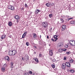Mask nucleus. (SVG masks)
<instances>
[{"label":"nucleus","mask_w":75,"mask_h":75,"mask_svg":"<svg viewBox=\"0 0 75 75\" xmlns=\"http://www.w3.org/2000/svg\"><path fill=\"white\" fill-rule=\"evenodd\" d=\"M69 43L72 46H75V41L74 40H71L70 41Z\"/></svg>","instance_id":"1"},{"label":"nucleus","mask_w":75,"mask_h":75,"mask_svg":"<svg viewBox=\"0 0 75 75\" xmlns=\"http://www.w3.org/2000/svg\"><path fill=\"white\" fill-rule=\"evenodd\" d=\"M8 9H10V10H14V7L13 6L9 5L8 6Z\"/></svg>","instance_id":"2"},{"label":"nucleus","mask_w":75,"mask_h":75,"mask_svg":"<svg viewBox=\"0 0 75 75\" xmlns=\"http://www.w3.org/2000/svg\"><path fill=\"white\" fill-rule=\"evenodd\" d=\"M42 25L44 27H47L48 26V23L47 22H44L42 24Z\"/></svg>","instance_id":"3"},{"label":"nucleus","mask_w":75,"mask_h":75,"mask_svg":"<svg viewBox=\"0 0 75 75\" xmlns=\"http://www.w3.org/2000/svg\"><path fill=\"white\" fill-rule=\"evenodd\" d=\"M12 52L13 55H14L17 54V51L16 50H12Z\"/></svg>","instance_id":"4"},{"label":"nucleus","mask_w":75,"mask_h":75,"mask_svg":"<svg viewBox=\"0 0 75 75\" xmlns=\"http://www.w3.org/2000/svg\"><path fill=\"white\" fill-rule=\"evenodd\" d=\"M8 55L10 56H13L12 50H10L8 52Z\"/></svg>","instance_id":"5"},{"label":"nucleus","mask_w":75,"mask_h":75,"mask_svg":"<svg viewBox=\"0 0 75 75\" xmlns=\"http://www.w3.org/2000/svg\"><path fill=\"white\" fill-rule=\"evenodd\" d=\"M66 65L67 66V67H71V64L70 63L68 62H67L66 63Z\"/></svg>","instance_id":"6"},{"label":"nucleus","mask_w":75,"mask_h":75,"mask_svg":"<svg viewBox=\"0 0 75 75\" xmlns=\"http://www.w3.org/2000/svg\"><path fill=\"white\" fill-rule=\"evenodd\" d=\"M65 64L64 63L62 64V68L63 69H65Z\"/></svg>","instance_id":"7"},{"label":"nucleus","mask_w":75,"mask_h":75,"mask_svg":"<svg viewBox=\"0 0 75 75\" xmlns=\"http://www.w3.org/2000/svg\"><path fill=\"white\" fill-rule=\"evenodd\" d=\"M39 12H41V11L40 10L37 9L35 11V14H37Z\"/></svg>","instance_id":"8"},{"label":"nucleus","mask_w":75,"mask_h":75,"mask_svg":"<svg viewBox=\"0 0 75 75\" xmlns=\"http://www.w3.org/2000/svg\"><path fill=\"white\" fill-rule=\"evenodd\" d=\"M66 26L65 25H62V28L63 29H62V30L64 31V30H65V29H66Z\"/></svg>","instance_id":"9"},{"label":"nucleus","mask_w":75,"mask_h":75,"mask_svg":"<svg viewBox=\"0 0 75 75\" xmlns=\"http://www.w3.org/2000/svg\"><path fill=\"white\" fill-rule=\"evenodd\" d=\"M15 19H16V20H19V18H20V17L18 15H16L15 16Z\"/></svg>","instance_id":"10"},{"label":"nucleus","mask_w":75,"mask_h":75,"mask_svg":"<svg viewBox=\"0 0 75 75\" xmlns=\"http://www.w3.org/2000/svg\"><path fill=\"white\" fill-rule=\"evenodd\" d=\"M5 59L7 60V61H10V58L8 56H6L5 57Z\"/></svg>","instance_id":"11"},{"label":"nucleus","mask_w":75,"mask_h":75,"mask_svg":"<svg viewBox=\"0 0 75 75\" xmlns=\"http://www.w3.org/2000/svg\"><path fill=\"white\" fill-rule=\"evenodd\" d=\"M14 63L11 62V68H13V64H14Z\"/></svg>","instance_id":"12"},{"label":"nucleus","mask_w":75,"mask_h":75,"mask_svg":"<svg viewBox=\"0 0 75 75\" xmlns=\"http://www.w3.org/2000/svg\"><path fill=\"white\" fill-rule=\"evenodd\" d=\"M62 46H63V45H62V44L59 43L58 44V47H60V48H62Z\"/></svg>","instance_id":"13"},{"label":"nucleus","mask_w":75,"mask_h":75,"mask_svg":"<svg viewBox=\"0 0 75 75\" xmlns=\"http://www.w3.org/2000/svg\"><path fill=\"white\" fill-rule=\"evenodd\" d=\"M70 23L71 24H75V21H70Z\"/></svg>","instance_id":"14"},{"label":"nucleus","mask_w":75,"mask_h":75,"mask_svg":"<svg viewBox=\"0 0 75 75\" xmlns=\"http://www.w3.org/2000/svg\"><path fill=\"white\" fill-rule=\"evenodd\" d=\"M51 4L50 2L47 3V4H46V6L47 7H50V5Z\"/></svg>","instance_id":"15"},{"label":"nucleus","mask_w":75,"mask_h":75,"mask_svg":"<svg viewBox=\"0 0 75 75\" xmlns=\"http://www.w3.org/2000/svg\"><path fill=\"white\" fill-rule=\"evenodd\" d=\"M8 25L10 27L12 26V23L11 22H9Z\"/></svg>","instance_id":"16"},{"label":"nucleus","mask_w":75,"mask_h":75,"mask_svg":"<svg viewBox=\"0 0 75 75\" xmlns=\"http://www.w3.org/2000/svg\"><path fill=\"white\" fill-rule=\"evenodd\" d=\"M1 70L3 72H4L5 71V68L4 67H3L1 68Z\"/></svg>","instance_id":"17"},{"label":"nucleus","mask_w":75,"mask_h":75,"mask_svg":"<svg viewBox=\"0 0 75 75\" xmlns=\"http://www.w3.org/2000/svg\"><path fill=\"white\" fill-rule=\"evenodd\" d=\"M5 37H6V35H4L1 36L2 38H1V39H4L5 38Z\"/></svg>","instance_id":"18"},{"label":"nucleus","mask_w":75,"mask_h":75,"mask_svg":"<svg viewBox=\"0 0 75 75\" xmlns=\"http://www.w3.org/2000/svg\"><path fill=\"white\" fill-rule=\"evenodd\" d=\"M69 62L70 63H72L74 62V60L72 59H70L69 61Z\"/></svg>","instance_id":"19"},{"label":"nucleus","mask_w":75,"mask_h":75,"mask_svg":"<svg viewBox=\"0 0 75 75\" xmlns=\"http://www.w3.org/2000/svg\"><path fill=\"white\" fill-rule=\"evenodd\" d=\"M62 49H60L59 50V52L61 53L63 51Z\"/></svg>","instance_id":"20"},{"label":"nucleus","mask_w":75,"mask_h":75,"mask_svg":"<svg viewBox=\"0 0 75 75\" xmlns=\"http://www.w3.org/2000/svg\"><path fill=\"white\" fill-rule=\"evenodd\" d=\"M70 20V18H68L67 19H65V21H66V22H68V21L69 20Z\"/></svg>","instance_id":"21"},{"label":"nucleus","mask_w":75,"mask_h":75,"mask_svg":"<svg viewBox=\"0 0 75 75\" xmlns=\"http://www.w3.org/2000/svg\"><path fill=\"white\" fill-rule=\"evenodd\" d=\"M49 16L50 18H52V14H50L49 15Z\"/></svg>","instance_id":"22"},{"label":"nucleus","mask_w":75,"mask_h":75,"mask_svg":"<svg viewBox=\"0 0 75 75\" xmlns=\"http://www.w3.org/2000/svg\"><path fill=\"white\" fill-rule=\"evenodd\" d=\"M57 37H58V36L57 35H54V39L57 38Z\"/></svg>","instance_id":"23"},{"label":"nucleus","mask_w":75,"mask_h":75,"mask_svg":"<svg viewBox=\"0 0 75 75\" xmlns=\"http://www.w3.org/2000/svg\"><path fill=\"white\" fill-rule=\"evenodd\" d=\"M25 58H29V57H28V55H25Z\"/></svg>","instance_id":"24"},{"label":"nucleus","mask_w":75,"mask_h":75,"mask_svg":"<svg viewBox=\"0 0 75 75\" xmlns=\"http://www.w3.org/2000/svg\"><path fill=\"white\" fill-rule=\"evenodd\" d=\"M75 71H74V70H70V72H71V73H73Z\"/></svg>","instance_id":"25"},{"label":"nucleus","mask_w":75,"mask_h":75,"mask_svg":"<svg viewBox=\"0 0 75 75\" xmlns=\"http://www.w3.org/2000/svg\"><path fill=\"white\" fill-rule=\"evenodd\" d=\"M26 45L27 46H28L29 45V42H27L26 43Z\"/></svg>","instance_id":"26"},{"label":"nucleus","mask_w":75,"mask_h":75,"mask_svg":"<svg viewBox=\"0 0 75 75\" xmlns=\"http://www.w3.org/2000/svg\"><path fill=\"white\" fill-rule=\"evenodd\" d=\"M25 35H24V34H23L22 36V38H25Z\"/></svg>","instance_id":"27"},{"label":"nucleus","mask_w":75,"mask_h":75,"mask_svg":"<svg viewBox=\"0 0 75 75\" xmlns=\"http://www.w3.org/2000/svg\"><path fill=\"white\" fill-rule=\"evenodd\" d=\"M35 61H36V62H37V63L38 62V59H35Z\"/></svg>","instance_id":"28"},{"label":"nucleus","mask_w":75,"mask_h":75,"mask_svg":"<svg viewBox=\"0 0 75 75\" xmlns=\"http://www.w3.org/2000/svg\"><path fill=\"white\" fill-rule=\"evenodd\" d=\"M50 55V56H52V55L53 54V53L52 52L51 53H49Z\"/></svg>","instance_id":"29"},{"label":"nucleus","mask_w":75,"mask_h":75,"mask_svg":"<svg viewBox=\"0 0 75 75\" xmlns=\"http://www.w3.org/2000/svg\"><path fill=\"white\" fill-rule=\"evenodd\" d=\"M60 20L62 21L61 23H64V21L62 19H61Z\"/></svg>","instance_id":"30"},{"label":"nucleus","mask_w":75,"mask_h":75,"mask_svg":"<svg viewBox=\"0 0 75 75\" xmlns=\"http://www.w3.org/2000/svg\"><path fill=\"white\" fill-rule=\"evenodd\" d=\"M52 67L53 68H54L55 67V66L54 65H52Z\"/></svg>","instance_id":"31"},{"label":"nucleus","mask_w":75,"mask_h":75,"mask_svg":"<svg viewBox=\"0 0 75 75\" xmlns=\"http://www.w3.org/2000/svg\"><path fill=\"white\" fill-rule=\"evenodd\" d=\"M29 59V58H25V61H28Z\"/></svg>","instance_id":"32"},{"label":"nucleus","mask_w":75,"mask_h":75,"mask_svg":"<svg viewBox=\"0 0 75 75\" xmlns=\"http://www.w3.org/2000/svg\"><path fill=\"white\" fill-rule=\"evenodd\" d=\"M33 37H34V38H35L36 37H37V36L36 35V34H34V35Z\"/></svg>","instance_id":"33"},{"label":"nucleus","mask_w":75,"mask_h":75,"mask_svg":"<svg viewBox=\"0 0 75 75\" xmlns=\"http://www.w3.org/2000/svg\"><path fill=\"white\" fill-rule=\"evenodd\" d=\"M62 50H63V51L65 52V51H67V49H66L65 48H64V49H62Z\"/></svg>","instance_id":"34"},{"label":"nucleus","mask_w":75,"mask_h":75,"mask_svg":"<svg viewBox=\"0 0 75 75\" xmlns=\"http://www.w3.org/2000/svg\"><path fill=\"white\" fill-rule=\"evenodd\" d=\"M64 47L65 48H68V45H64Z\"/></svg>","instance_id":"35"},{"label":"nucleus","mask_w":75,"mask_h":75,"mask_svg":"<svg viewBox=\"0 0 75 75\" xmlns=\"http://www.w3.org/2000/svg\"><path fill=\"white\" fill-rule=\"evenodd\" d=\"M52 28H50V30H49L50 32H51V31H52Z\"/></svg>","instance_id":"36"},{"label":"nucleus","mask_w":75,"mask_h":75,"mask_svg":"<svg viewBox=\"0 0 75 75\" xmlns=\"http://www.w3.org/2000/svg\"><path fill=\"white\" fill-rule=\"evenodd\" d=\"M25 6L26 7H28V6H27V4H25Z\"/></svg>","instance_id":"37"},{"label":"nucleus","mask_w":75,"mask_h":75,"mask_svg":"<svg viewBox=\"0 0 75 75\" xmlns=\"http://www.w3.org/2000/svg\"><path fill=\"white\" fill-rule=\"evenodd\" d=\"M27 34V32H25L23 34H24L25 35H26V34Z\"/></svg>","instance_id":"38"},{"label":"nucleus","mask_w":75,"mask_h":75,"mask_svg":"<svg viewBox=\"0 0 75 75\" xmlns=\"http://www.w3.org/2000/svg\"><path fill=\"white\" fill-rule=\"evenodd\" d=\"M25 75H29V74H28V73H25Z\"/></svg>","instance_id":"39"},{"label":"nucleus","mask_w":75,"mask_h":75,"mask_svg":"<svg viewBox=\"0 0 75 75\" xmlns=\"http://www.w3.org/2000/svg\"><path fill=\"white\" fill-rule=\"evenodd\" d=\"M51 52H52V50H50L49 51V53H51Z\"/></svg>","instance_id":"40"},{"label":"nucleus","mask_w":75,"mask_h":75,"mask_svg":"<svg viewBox=\"0 0 75 75\" xmlns=\"http://www.w3.org/2000/svg\"><path fill=\"white\" fill-rule=\"evenodd\" d=\"M7 66V64H5L4 65V67H6Z\"/></svg>","instance_id":"41"},{"label":"nucleus","mask_w":75,"mask_h":75,"mask_svg":"<svg viewBox=\"0 0 75 75\" xmlns=\"http://www.w3.org/2000/svg\"><path fill=\"white\" fill-rule=\"evenodd\" d=\"M42 56V54H40L39 57H41Z\"/></svg>","instance_id":"42"},{"label":"nucleus","mask_w":75,"mask_h":75,"mask_svg":"<svg viewBox=\"0 0 75 75\" xmlns=\"http://www.w3.org/2000/svg\"><path fill=\"white\" fill-rule=\"evenodd\" d=\"M30 74H33V72H32V71H30Z\"/></svg>","instance_id":"43"},{"label":"nucleus","mask_w":75,"mask_h":75,"mask_svg":"<svg viewBox=\"0 0 75 75\" xmlns=\"http://www.w3.org/2000/svg\"><path fill=\"white\" fill-rule=\"evenodd\" d=\"M58 38H56V39L54 40V42H55V41H57V40H58Z\"/></svg>","instance_id":"44"},{"label":"nucleus","mask_w":75,"mask_h":75,"mask_svg":"<svg viewBox=\"0 0 75 75\" xmlns=\"http://www.w3.org/2000/svg\"><path fill=\"white\" fill-rule=\"evenodd\" d=\"M54 3H52V4H51V5L52 6H53V5H54Z\"/></svg>","instance_id":"45"},{"label":"nucleus","mask_w":75,"mask_h":75,"mask_svg":"<svg viewBox=\"0 0 75 75\" xmlns=\"http://www.w3.org/2000/svg\"><path fill=\"white\" fill-rule=\"evenodd\" d=\"M67 59V57H64V60H65V59Z\"/></svg>","instance_id":"46"},{"label":"nucleus","mask_w":75,"mask_h":75,"mask_svg":"<svg viewBox=\"0 0 75 75\" xmlns=\"http://www.w3.org/2000/svg\"><path fill=\"white\" fill-rule=\"evenodd\" d=\"M66 53H67V54H68V55H69V52H67Z\"/></svg>","instance_id":"47"},{"label":"nucleus","mask_w":75,"mask_h":75,"mask_svg":"<svg viewBox=\"0 0 75 75\" xmlns=\"http://www.w3.org/2000/svg\"><path fill=\"white\" fill-rule=\"evenodd\" d=\"M24 10V8H21V10Z\"/></svg>","instance_id":"48"},{"label":"nucleus","mask_w":75,"mask_h":75,"mask_svg":"<svg viewBox=\"0 0 75 75\" xmlns=\"http://www.w3.org/2000/svg\"><path fill=\"white\" fill-rule=\"evenodd\" d=\"M51 40H52V41H54V40L53 39V38L52 39H51Z\"/></svg>","instance_id":"49"},{"label":"nucleus","mask_w":75,"mask_h":75,"mask_svg":"<svg viewBox=\"0 0 75 75\" xmlns=\"http://www.w3.org/2000/svg\"><path fill=\"white\" fill-rule=\"evenodd\" d=\"M47 38L48 39V38H49V37L48 36H47Z\"/></svg>","instance_id":"50"},{"label":"nucleus","mask_w":75,"mask_h":75,"mask_svg":"<svg viewBox=\"0 0 75 75\" xmlns=\"http://www.w3.org/2000/svg\"><path fill=\"white\" fill-rule=\"evenodd\" d=\"M36 46H34V47L35 48H36Z\"/></svg>","instance_id":"51"},{"label":"nucleus","mask_w":75,"mask_h":75,"mask_svg":"<svg viewBox=\"0 0 75 75\" xmlns=\"http://www.w3.org/2000/svg\"><path fill=\"white\" fill-rule=\"evenodd\" d=\"M73 18H70V20H71V19H73Z\"/></svg>","instance_id":"52"},{"label":"nucleus","mask_w":75,"mask_h":75,"mask_svg":"<svg viewBox=\"0 0 75 75\" xmlns=\"http://www.w3.org/2000/svg\"><path fill=\"white\" fill-rule=\"evenodd\" d=\"M22 60H24V58H23V57L22 58Z\"/></svg>","instance_id":"53"},{"label":"nucleus","mask_w":75,"mask_h":75,"mask_svg":"<svg viewBox=\"0 0 75 75\" xmlns=\"http://www.w3.org/2000/svg\"><path fill=\"white\" fill-rule=\"evenodd\" d=\"M18 20H17V23H18Z\"/></svg>","instance_id":"54"},{"label":"nucleus","mask_w":75,"mask_h":75,"mask_svg":"<svg viewBox=\"0 0 75 75\" xmlns=\"http://www.w3.org/2000/svg\"><path fill=\"white\" fill-rule=\"evenodd\" d=\"M40 38H41V35H40Z\"/></svg>","instance_id":"55"},{"label":"nucleus","mask_w":75,"mask_h":75,"mask_svg":"<svg viewBox=\"0 0 75 75\" xmlns=\"http://www.w3.org/2000/svg\"><path fill=\"white\" fill-rule=\"evenodd\" d=\"M34 54H36V53H35V52H34Z\"/></svg>","instance_id":"56"},{"label":"nucleus","mask_w":75,"mask_h":75,"mask_svg":"<svg viewBox=\"0 0 75 75\" xmlns=\"http://www.w3.org/2000/svg\"><path fill=\"white\" fill-rule=\"evenodd\" d=\"M69 71V70H68V71Z\"/></svg>","instance_id":"57"},{"label":"nucleus","mask_w":75,"mask_h":75,"mask_svg":"<svg viewBox=\"0 0 75 75\" xmlns=\"http://www.w3.org/2000/svg\"><path fill=\"white\" fill-rule=\"evenodd\" d=\"M17 75H20L19 74H17Z\"/></svg>","instance_id":"58"}]
</instances>
